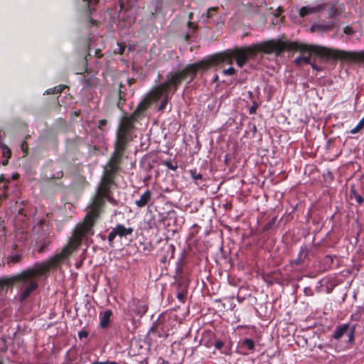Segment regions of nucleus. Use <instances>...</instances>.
Returning <instances> with one entry per match:
<instances>
[{
    "label": "nucleus",
    "instance_id": "1",
    "mask_svg": "<svg viewBox=\"0 0 364 364\" xmlns=\"http://www.w3.org/2000/svg\"><path fill=\"white\" fill-rule=\"evenodd\" d=\"M273 53V40L264 41L261 43L247 46L235 47L223 52L215 53L207 59L188 64L183 69L170 72L166 75V80L154 87L149 92L153 102L162 98L158 110L164 109L171 96L176 93L183 81L188 79V84L192 82L198 73H203L211 67L220 64L232 65L234 60L238 67L242 68L249 59H255L257 55Z\"/></svg>",
    "mask_w": 364,
    "mask_h": 364
},
{
    "label": "nucleus",
    "instance_id": "2",
    "mask_svg": "<svg viewBox=\"0 0 364 364\" xmlns=\"http://www.w3.org/2000/svg\"><path fill=\"white\" fill-rule=\"evenodd\" d=\"M296 50L308 55H300L294 60V64L297 67L302 65H310L311 55H316L325 60H340L346 63H364V50L360 51H346L338 49L329 48L317 45H307L299 43L296 41H289L287 38L274 39V55H279L284 51Z\"/></svg>",
    "mask_w": 364,
    "mask_h": 364
},
{
    "label": "nucleus",
    "instance_id": "3",
    "mask_svg": "<svg viewBox=\"0 0 364 364\" xmlns=\"http://www.w3.org/2000/svg\"><path fill=\"white\" fill-rule=\"evenodd\" d=\"M78 247L69 240L60 252L55 254L45 262H36L32 267L15 274L14 285L18 291V301L21 304L26 301L38 289L39 279L42 277H46L47 274L52 269L59 267L61 263L68 259Z\"/></svg>",
    "mask_w": 364,
    "mask_h": 364
},
{
    "label": "nucleus",
    "instance_id": "4",
    "mask_svg": "<svg viewBox=\"0 0 364 364\" xmlns=\"http://www.w3.org/2000/svg\"><path fill=\"white\" fill-rule=\"evenodd\" d=\"M114 184V181L102 176L97 192L90 205V211L84 218L83 223L75 228L72 237L69 240L75 247L80 246L84 237L94 234L93 226L102 211L105 203V199L111 200V188Z\"/></svg>",
    "mask_w": 364,
    "mask_h": 364
},
{
    "label": "nucleus",
    "instance_id": "5",
    "mask_svg": "<svg viewBox=\"0 0 364 364\" xmlns=\"http://www.w3.org/2000/svg\"><path fill=\"white\" fill-rule=\"evenodd\" d=\"M152 102L153 100H151L149 94L139 103L132 114H127L124 113V114L119 119L116 134L132 141V134L136 129V122L142 117L144 112L149 109Z\"/></svg>",
    "mask_w": 364,
    "mask_h": 364
},
{
    "label": "nucleus",
    "instance_id": "6",
    "mask_svg": "<svg viewBox=\"0 0 364 364\" xmlns=\"http://www.w3.org/2000/svg\"><path fill=\"white\" fill-rule=\"evenodd\" d=\"M131 141H132L116 134L114 151L105 167L103 177L115 181L117 175L121 169L124 156Z\"/></svg>",
    "mask_w": 364,
    "mask_h": 364
},
{
    "label": "nucleus",
    "instance_id": "7",
    "mask_svg": "<svg viewBox=\"0 0 364 364\" xmlns=\"http://www.w3.org/2000/svg\"><path fill=\"white\" fill-rule=\"evenodd\" d=\"M326 4H320L314 6H304L299 9V15L300 17L304 18L309 14L320 13L326 8Z\"/></svg>",
    "mask_w": 364,
    "mask_h": 364
},
{
    "label": "nucleus",
    "instance_id": "8",
    "mask_svg": "<svg viewBox=\"0 0 364 364\" xmlns=\"http://www.w3.org/2000/svg\"><path fill=\"white\" fill-rule=\"evenodd\" d=\"M117 94L118 98L116 102V107L123 113H125V111L124 110V106L127 102L126 96L127 95V89L126 85L122 82L119 84Z\"/></svg>",
    "mask_w": 364,
    "mask_h": 364
},
{
    "label": "nucleus",
    "instance_id": "9",
    "mask_svg": "<svg viewBox=\"0 0 364 364\" xmlns=\"http://www.w3.org/2000/svg\"><path fill=\"white\" fill-rule=\"evenodd\" d=\"M112 314L111 309H107L100 314V326L102 328H107L109 326Z\"/></svg>",
    "mask_w": 364,
    "mask_h": 364
},
{
    "label": "nucleus",
    "instance_id": "10",
    "mask_svg": "<svg viewBox=\"0 0 364 364\" xmlns=\"http://www.w3.org/2000/svg\"><path fill=\"white\" fill-rule=\"evenodd\" d=\"M350 328L349 323H343L337 326L333 334V338L340 340L345 333H347Z\"/></svg>",
    "mask_w": 364,
    "mask_h": 364
},
{
    "label": "nucleus",
    "instance_id": "11",
    "mask_svg": "<svg viewBox=\"0 0 364 364\" xmlns=\"http://www.w3.org/2000/svg\"><path fill=\"white\" fill-rule=\"evenodd\" d=\"M330 9L328 10V18H332L340 16L344 11V6L343 4L338 2L330 4Z\"/></svg>",
    "mask_w": 364,
    "mask_h": 364
},
{
    "label": "nucleus",
    "instance_id": "12",
    "mask_svg": "<svg viewBox=\"0 0 364 364\" xmlns=\"http://www.w3.org/2000/svg\"><path fill=\"white\" fill-rule=\"evenodd\" d=\"M152 193L149 190H146L141 196L139 200L135 201L136 205L139 208L145 207L151 198Z\"/></svg>",
    "mask_w": 364,
    "mask_h": 364
},
{
    "label": "nucleus",
    "instance_id": "13",
    "mask_svg": "<svg viewBox=\"0 0 364 364\" xmlns=\"http://www.w3.org/2000/svg\"><path fill=\"white\" fill-rule=\"evenodd\" d=\"M15 275L10 277L0 278V293L12 287L15 284Z\"/></svg>",
    "mask_w": 364,
    "mask_h": 364
},
{
    "label": "nucleus",
    "instance_id": "14",
    "mask_svg": "<svg viewBox=\"0 0 364 364\" xmlns=\"http://www.w3.org/2000/svg\"><path fill=\"white\" fill-rule=\"evenodd\" d=\"M116 234L117 236L122 237H126L127 235H132L134 232V229L132 228H126L124 225L122 224H118L114 228Z\"/></svg>",
    "mask_w": 364,
    "mask_h": 364
},
{
    "label": "nucleus",
    "instance_id": "15",
    "mask_svg": "<svg viewBox=\"0 0 364 364\" xmlns=\"http://www.w3.org/2000/svg\"><path fill=\"white\" fill-rule=\"evenodd\" d=\"M309 254V250L306 247H301L300 251L299 252L298 257L296 259L294 260V263L295 264H301L304 262L305 259L307 258Z\"/></svg>",
    "mask_w": 364,
    "mask_h": 364
},
{
    "label": "nucleus",
    "instance_id": "16",
    "mask_svg": "<svg viewBox=\"0 0 364 364\" xmlns=\"http://www.w3.org/2000/svg\"><path fill=\"white\" fill-rule=\"evenodd\" d=\"M350 198L351 200H355L358 205H361L363 202V196L360 194L354 185L351 186L350 187Z\"/></svg>",
    "mask_w": 364,
    "mask_h": 364
},
{
    "label": "nucleus",
    "instance_id": "17",
    "mask_svg": "<svg viewBox=\"0 0 364 364\" xmlns=\"http://www.w3.org/2000/svg\"><path fill=\"white\" fill-rule=\"evenodd\" d=\"M85 3L87 10L89 14H92L95 11V6L99 3L100 0H82Z\"/></svg>",
    "mask_w": 364,
    "mask_h": 364
},
{
    "label": "nucleus",
    "instance_id": "18",
    "mask_svg": "<svg viewBox=\"0 0 364 364\" xmlns=\"http://www.w3.org/2000/svg\"><path fill=\"white\" fill-rule=\"evenodd\" d=\"M240 346L242 348H245L248 350H253L255 348V342L251 338H245L241 342Z\"/></svg>",
    "mask_w": 364,
    "mask_h": 364
},
{
    "label": "nucleus",
    "instance_id": "19",
    "mask_svg": "<svg viewBox=\"0 0 364 364\" xmlns=\"http://www.w3.org/2000/svg\"><path fill=\"white\" fill-rule=\"evenodd\" d=\"M126 49V45L124 42H118L117 43V48L114 49V53L115 54L122 55Z\"/></svg>",
    "mask_w": 364,
    "mask_h": 364
},
{
    "label": "nucleus",
    "instance_id": "20",
    "mask_svg": "<svg viewBox=\"0 0 364 364\" xmlns=\"http://www.w3.org/2000/svg\"><path fill=\"white\" fill-rule=\"evenodd\" d=\"M355 328H356V325L355 324L350 327L349 331L348 332V342L350 344H353L355 341Z\"/></svg>",
    "mask_w": 364,
    "mask_h": 364
},
{
    "label": "nucleus",
    "instance_id": "21",
    "mask_svg": "<svg viewBox=\"0 0 364 364\" xmlns=\"http://www.w3.org/2000/svg\"><path fill=\"white\" fill-rule=\"evenodd\" d=\"M318 31H328L332 29L333 23L318 24L314 26Z\"/></svg>",
    "mask_w": 364,
    "mask_h": 364
},
{
    "label": "nucleus",
    "instance_id": "22",
    "mask_svg": "<svg viewBox=\"0 0 364 364\" xmlns=\"http://www.w3.org/2000/svg\"><path fill=\"white\" fill-rule=\"evenodd\" d=\"M364 127V117L360 120L355 127L350 130L351 134H356L359 132Z\"/></svg>",
    "mask_w": 364,
    "mask_h": 364
},
{
    "label": "nucleus",
    "instance_id": "23",
    "mask_svg": "<svg viewBox=\"0 0 364 364\" xmlns=\"http://www.w3.org/2000/svg\"><path fill=\"white\" fill-rule=\"evenodd\" d=\"M63 176H64L63 171L62 169H60L59 171H57L55 174H53L49 178V179L48 181L50 182V181H53L55 179H60V178H62L63 177Z\"/></svg>",
    "mask_w": 364,
    "mask_h": 364
},
{
    "label": "nucleus",
    "instance_id": "24",
    "mask_svg": "<svg viewBox=\"0 0 364 364\" xmlns=\"http://www.w3.org/2000/svg\"><path fill=\"white\" fill-rule=\"evenodd\" d=\"M189 172L191 178L195 181L201 180L203 178V175L200 173H197L196 169H191Z\"/></svg>",
    "mask_w": 364,
    "mask_h": 364
},
{
    "label": "nucleus",
    "instance_id": "25",
    "mask_svg": "<svg viewBox=\"0 0 364 364\" xmlns=\"http://www.w3.org/2000/svg\"><path fill=\"white\" fill-rule=\"evenodd\" d=\"M23 259L22 255H15L10 257H9V263L11 262L13 264L18 263L20 262Z\"/></svg>",
    "mask_w": 364,
    "mask_h": 364
},
{
    "label": "nucleus",
    "instance_id": "26",
    "mask_svg": "<svg viewBox=\"0 0 364 364\" xmlns=\"http://www.w3.org/2000/svg\"><path fill=\"white\" fill-rule=\"evenodd\" d=\"M1 182H6V185H4V198H6L7 197V191H8V188H9V186H8V184L10 183V180L9 179H6L4 175H1L0 176V183Z\"/></svg>",
    "mask_w": 364,
    "mask_h": 364
},
{
    "label": "nucleus",
    "instance_id": "27",
    "mask_svg": "<svg viewBox=\"0 0 364 364\" xmlns=\"http://www.w3.org/2000/svg\"><path fill=\"white\" fill-rule=\"evenodd\" d=\"M237 73V70L233 68L230 67L228 69H224L222 71L223 75H233Z\"/></svg>",
    "mask_w": 364,
    "mask_h": 364
},
{
    "label": "nucleus",
    "instance_id": "28",
    "mask_svg": "<svg viewBox=\"0 0 364 364\" xmlns=\"http://www.w3.org/2000/svg\"><path fill=\"white\" fill-rule=\"evenodd\" d=\"M163 164H164L165 166H166L168 169L172 170V171H175V170H176V169H177V168H178L177 164L173 165V164L171 163V161H169V160L164 161L163 162Z\"/></svg>",
    "mask_w": 364,
    "mask_h": 364
},
{
    "label": "nucleus",
    "instance_id": "29",
    "mask_svg": "<svg viewBox=\"0 0 364 364\" xmlns=\"http://www.w3.org/2000/svg\"><path fill=\"white\" fill-rule=\"evenodd\" d=\"M117 234L114 228L111 230V232L109 233L107 240L109 242V245H112V243L113 242L114 238L116 237Z\"/></svg>",
    "mask_w": 364,
    "mask_h": 364
},
{
    "label": "nucleus",
    "instance_id": "30",
    "mask_svg": "<svg viewBox=\"0 0 364 364\" xmlns=\"http://www.w3.org/2000/svg\"><path fill=\"white\" fill-rule=\"evenodd\" d=\"M218 8L217 7H210L207 10L206 16L208 18L213 17L215 13L217 12Z\"/></svg>",
    "mask_w": 364,
    "mask_h": 364
},
{
    "label": "nucleus",
    "instance_id": "31",
    "mask_svg": "<svg viewBox=\"0 0 364 364\" xmlns=\"http://www.w3.org/2000/svg\"><path fill=\"white\" fill-rule=\"evenodd\" d=\"M343 33L347 34V35H349V36H352L355 33V31L354 29L352 28V26H346V27H344L343 28Z\"/></svg>",
    "mask_w": 364,
    "mask_h": 364
},
{
    "label": "nucleus",
    "instance_id": "32",
    "mask_svg": "<svg viewBox=\"0 0 364 364\" xmlns=\"http://www.w3.org/2000/svg\"><path fill=\"white\" fill-rule=\"evenodd\" d=\"M186 292V291H179L177 293L176 298L178 300L182 303L185 302Z\"/></svg>",
    "mask_w": 364,
    "mask_h": 364
},
{
    "label": "nucleus",
    "instance_id": "33",
    "mask_svg": "<svg viewBox=\"0 0 364 364\" xmlns=\"http://www.w3.org/2000/svg\"><path fill=\"white\" fill-rule=\"evenodd\" d=\"M263 279L269 284H272L273 283V277L268 273H264L263 274Z\"/></svg>",
    "mask_w": 364,
    "mask_h": 364
},
{
    "label": "nucleus",
    "instance_id": "34",
    "mask_svg": "<svg viewBox=\"0 0 364 364\" xmlns=\"http://www.w3.org/2000/svg\"><path fill=\"white\" fill-rule=\"evenodd\" d=\"M64 87H62V86H59V87H55L53 88V90H48L47 92L48 94H50V93H61L63 90Z\"/></svg>",
    "mask_w": 364,
    "mask_h": 364
},
{
    "label": "nucleus",
    "instance_id": "35",
    "mask_svg": "<svg viewBox=\"0 0 364 364\" xmlns=\"http://www.w3.org/2000/svg\"><path fill=\"white\" fill-rule=\"evenodd\" d=\"M273 225V219L270 220L267 224L264 225L262 228L263 232H267L268 230H269L272 228V226Z\"/></svg>",
    "mask_w": 364,
    "mask_h": 364
},
{
    "label": "nucleus",
    "instance_id": "36",
    "mask_svg": "<svg viewBox=\"0 0 364 364\" xmlns=\"http://www.w3.org/2000/svg\"><path fill=\"white\" fill-rule=\"evenodd\" d=\"M89 335V333L87 331L82 330L78 332V338L82 340V338H86Z\"/></svg>",
    "mask_w": 364,
    "mask_h": 364
},
{
    "label": "nucleus",
    "instance_id": "37",
    "mask_svg": "<svg viewBox=\"0 0 364 364\" xmlns=\"http://www.w3.org/2000/svg\"><path fill=\"white\" fill-rule=\"evenodd\" d=\"M107 123H108V122H107V119H100V120H99V122H98V125H97V127H98V128H99L100 129H102V128H103L104 127L107 126Z\"/></svg>",
    "mask_w": 364,
    "mask_h": 364
},
{
    "label": "nucleus",
    "instance_id": "38",
    "mask_svg": "<svg viewBox=\"0 0 364 364\" xmlns=\"http://www.w3.org/2000/svg\"><path fill=\"white\" fill-rule=\"evenodd\" d=\"M224 346V343L222 341H216L214 343V347L217 349L220 350Z\"/></svg>",
    "mask_w": 364,
    "mask_h": 364
},
{
    "label": "nucleus",
    "instance_id": "39",
    "mask_svg": "<svg viewBox=\"0 0 364 364\" xmlns=\"http://www.w3.org/2000/svg\"><path fill=\"white\" fill-rule=\"evenodd\" d=\"M187 26L189 28L193 29V32H195L198 29V26L196 24H195L194 23H193L191 21H188V22L187 23Z\"/></svg>",
    "mask_w": 364,
    "mask_h": 364
},
{
    "label": "nucleus",
    "instance_id": "40",
    "mask_svg": "<svg viewBox=\"0 0 364 364\" xmlns=\"http://www.w3.org/2000/svg\"><path fill=\"white\" fill-rule=\"evenodd\" d=\"M3 155H4V157H6L7 159L11 158V150L8 147H6L4 150Z\"/></svg>",
    "mask_w": 364,
    "mask_h": 364
},
{
    "label": "nucleus",
    "instance_id": "41",
    "mask_svg": "<svg viewBox=\"0 0 364 364\" xmlns=\"http://www.w3.org/2000/svg\"><path fill=\"white\" fill-rule=\"evenodd\" d=\"M324 262L328 264L329 266L333 264V259L332 258L331 256L330 255H326L325 257H324Z\"/></svg>",
    "mask_w": 364,
    "mask_h": 364
},
{
    "label": "nucleus",
    "instance_id": "42",
    "mask_svg": "<svg viewBox=\"0 0 364 364\" xmlns=\"http://www.w3.org/2000/svg\"><path fill=\"white\" fill-rule=\"evenodd\" d=\"M257 108V105L255 102H254L253 105L251 106V107L249 109V113L250 114H255L256 112Z\"/></svg>",
    "mask_w": 364,
    "mask_h": 364
},
{
    "label": "nucleus",
    "instance_id": "43",
    "mask_svg": "<svg viewBox=\"0 0 364 364\" xmlns=\"http://www.w3.org/2000/svg\"><path fill=\"white\" fill-rule=\"evenodd\" d=\"M310 65L311 66V68L316 70V71H321L323 70L322 67L321 66H319V65H317L316 63H310Z\"/></svg>",
    "mask_w": 364,
    "mask_h": 364
},
{
    "label": "nucleus",
    "instance_id": "44",
    "mask_svg": "<svg viewBox=\"0 0 364 364\" xmlns=\"http://www.w3.org/2000/svg\"><path fill=\"white\" fill-rule=\"evenodd\" d=\"M282 11L283 9L280 6H279L277 9L274 10V17L280 16Z\"/></svg>",
    "mask_w": 364,
    "mask_h": 364
},
{
    "label": "nucleus",
    "instance_id": "45",
    "mask_svg": "<svg viewBox=\"0 0 364 364\" xmlns=\"http://www.w3.org/2000/svg\"><path fill=\"white\" fill-rule=\"evenodd\" d=\"M21 149H22V150H23L24 152H27L28 144H27V142H26V141H23L21 143Z\"/></svg>",
    "mask_w": 364,
    "mask_h": 364
},
{
    "label": "nucleus",
    "instance_id": "46",
    "mask_svg": "<svg viewBox=\"0 0 364 364\" xmlns=\"http://www.w3.org/2000/svg\"><path fill=\"white\" fill-rule=\"evenodd\" d=\"M136 82V80L134 78H128L127 79V84L129 87H132V85H134Z\"/></svg>",
    "mask_w": 364,
    "mask_h": 364
},
{
    "label": "nucleus",
    "instance_id": "47",
    "mask_svg": "<svg viewBox=\"0 0 364 364\" xmlns=\"http://www.w3.org/2000/svg\"><path fill=\"white\" fill-rule=\"evenodd\" d=\"M88 21L92 26H97V21L93 19L92 17H88Z\"/></svg>",
    "mask_w": 364,
    "mask_h": 364
},
{
    "label": "nucleus",
    "instance_id": "48",
    "mask_svg": "<svg viewBox=\"0 0 364 364\" xmlns=\"http://www.w3.org/2000/svg\"><path fill=\"white\" fill-rule=\"evenodd\" d=\"M359 316L358 314H352L350 316V320L351 321H358Z\"/></svg>",
    "mask_w": 364,
    "mask_h": 364
},
{
    "label": "nucleus",
    "instance_id": "49",
    "mask_svg": "<svg viewBox=\"0 0 364 364\" xmlns=\"http://www.w3.org/2000/svg\"><path fill=\"white\" fill-rule=\"evenodd\" d=\"M19 177V175L18 173H15L12 176L11 178L12 180H17Z\"/></svg>",
    "mask_w": 364,
    "mask_h": 364
},
{
    "label": "nucleus",
    "instance_id": "50",
    "mask_svg": "<svg viewBox=\"0 0 364 364\" xmlns=\"http://www.w3.org/2000/svg\"><path fill=\"white\" fill-rule=\"evenodd\" d=\"M193 12H190L188 14V19H189V21H191L193 19Z\"/></svg>",
    "mask_w": 364,
    "mask_h": 364
},
{
    "label": "nucleus",
    "instance_id": "51",
    "mask_svg": "<svg viewBox=\"0 0 364 364\" xmlns=\"http://www.w3.org/2000/svg\"><path fill=\"white\" fill-rule=\"evenodd\" d=\"M190 38H191V35H190L188 33H187L186 34V36H185V40H186V41H188L190 39Z\"/></svg>",
    "mask_w": 364,
    "mask_h": 364
},
{
    "label": "nucleus",
    "instance_id": "52",
    "mask_svg": "<svg viewBox=\"0 0 364 364\" xmlns=\"http://www.w3.org/2000/svg\"><path fill=\"white\" fill-rule=\"evenodd\" d=\"M92 363H95V364H106V361H105V362H102V361H95V362H93Z\"/></svg>",
    "mask_w": 364,
    "mask_h": 364
},
{
    "label": "nucleus",
    "instance_id": "53",
    "mask_svg": "<svg viewBox=\"0 0 364 364\" xmlns=\"http://www.w3.org/2000/svg\"><path fill=\"white\" fill-rule=\"evenodd\" d=\"M106 364H118L117 362L115 361H108L107 360L106 361Z\"/></svg>",
    "mask_w": 364,
    "mask_h": 364
},
{
    "label": "nucleus",
    "instance_id": "54",
    "mask_svg": "<svg viewBox=\"0 0 364 364\" xmlns=\"http://www.w3.org/2000/svg\"><path fill=\"white\" fill-rule=\"evenodd\" d=\"M218 76L216 75L214 77H213V82H216L218 80Z\"/></svg>",
    "mask_w": 364,
    "mask_h": 364
},
{
    "label": "nucleus",
    "instance_id": "55",
    "mask_svg": "<svg viewBox=\"0 0 364 364\" xmlns=\"http://www.w3.org/2000/svg\"><path fill=\"white\" fill-rule=\"evenodd\" d=\"M193 228H196V232L197 233V232H198V226L197 225H194L193 226Z\"/></svg>",
    "mask_w": 364,
    "mask_h": 364
},
{
    "label": "nucleus",
    "instance_id": "56",
    "mask_svg": "<svg viewBox=\"0 0 364 364\" xmlns=\"http://www.w3.org/2000/svg\"><path fill=\"white\" fill-rule=\"evenodd\" d=\"M131 95L133 96L134 94V91L132 89H130Z\"/></svg>",
    "mask_w": 364,
    "mask_h": 364
},
{
    "label": "nucleus",
    "instance_id": "57",
    "mask_svg": "<svg viewBox=\"0 0 364 364\" xmlns=\"http://www.w3.org/2000/svg\"><path fill=\"white\" fill-rule=\"evenodd\" d=\"M248 95H249L250 96H251V95H252V92H250V91H249V92H248Z\"/></svg>",
    "mask_w": 364,
    "mask_h": 364
},
{
    "label": "nucleus",
    "instance_id": "58",
    "mask_svg": "<svg viewBox=\"0 0 364 364\" xmlns=\"http://www.w3.org/2000/svg\"><path fill=\"white\" fill-rule=\"evenodd\" d=\"M284 18V16H282L281 18L279 19V21H282Z\"/></svg>",
    "mask_w": 364,
    "mask_h": 364
},
{
    "label": "nucleus",
    "instance_id": "59",
    "mask_svg": "<svg viewBox=\"0 0 364 364\" xmlns=\"http://www.w3.org/2000/svg\"><path fill=\"white\" fill-rule=\"evenodd\" d=\"M335 286H336V284H334V285H332V287H331V289H333V287H335Z\"/></svg>",
    "mask_w": 364,
    "mask_h": 364
},
{
    "label": "nucleus",
    "instance_id": "60",
    "mask_svg": "<svg viewBox=\"0 0 364 364\" xmlns=\"http://www.w3.org/2000/svg\"><path fill=\"white\" fill-rule=\"evenodd\" d=\"M0 364H3V362L0 360Z\"/></svg>",
    "mask_w": 364,
    "mask_h": 364
}]
</instances>
